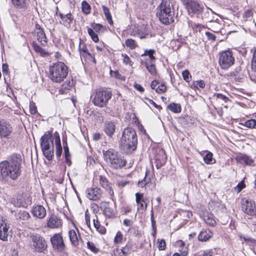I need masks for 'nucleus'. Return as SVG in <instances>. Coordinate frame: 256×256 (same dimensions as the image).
<instances>
[{
	"mask_svg": "<svg viewBox=\"0 0 256 256\" xmlns=\"http://www.w3.org/2000/svg\"><path fill=\"white\" fill-rule=\"evenodd\" d=\"M182 4L185 6L189 14H199L203 10L202 6L200 4L196 1L194 0H181Z\"/></svg>",
	"mask_w": 256,
	"mask_h": 256,
	"instance_id": "obj_10",
	"label": "nucleus"
},
{
	"mask_svg": "<svg viewBox=\"0 0 256 256\" xmlns=\"http://www.w3.org/2000/svg\"><path fill=\"white\" fill-rule=\"evenodd\" d=\"M13 4L20 8H26L28 5L26 0H12Z\"/></svg>",
	"mask_w": 256,
	"mask_h": 256,
	"instance_id": "obj_34",
	"label": "nucleus"
},
{
	"mask_svg": "<svg viewBox=\"0 0 256 256\" xmlns=\"http://www.w3.org/2000/svg\"><path fill=\"white\" fill-rule=\"evenodd\" d=\"M242 210L246 214L256 216V204L254 201L242 200Z\"/></svg>",
	"mask_w": 256,
	"mask_h": 256,
	"instance_id": "obj_11",
	"label": "nucleus"
},
{
	"mask_svg": "<svg viewBox=\"0 0 256 256\" xmlns=\"http://www.w3.org/2000/svg\"><path fill=\"white\" fill-rule=\"evenodd\" d=\"M103 155L104 160L112 168L118 170L126 166V160L114 149L104 150Z\"/></svg>",
	"mask_w": 256,
	"mask_h": 256,
	"instance_id": "obj_4",
	"label": "nucleus"
},
{
	"mask_svg": "<svg viewBox=\"0 0 256 256\" xmlns=\"http://www.w3.org/2000/svg\"><path fill=\"white\" fill-rule=\"evenodd\" d=\"M155 53L154 50H145L144 54H142V56H148L149 58L146 60L145 61H156V58L154 56Z\"/></svg>",
	"mask_w": 256,
	"mask_h": 256,
	"instance_id": "obj_35",
	"label": "nucleus"
},
{
	"mask_svg": "<svg viewBox=\"0 0 256 256\" xmlns=\"http://www.w3.org/2000/svg\"><path fill=\"white\" fill-rule=\"evenodd\" d=\"M56 16H60V23L65 27L69 28L74 19L73 16L70 12L64 14L60 12H56Z\"/></svg>",
	"mask_w": 256,
	"mask_h": 256,
	"instance_id": "obj_15",
	"label": "nucleus"
},
{
	"mask_svg": "<svg viewBox=\"0 0 256 256\" xmlns=\"http://www.w3.org/2000/svg\"><path fill=\"white\" fill-rule=\"evenodd\" d=\"M68 236L73 246H76L78 244V238L74 230H70L68 232Z\"/></svg>",
	"mask_w": 256,
	"mask_h": 256,
	"instance_id": "obj_30",
	"label": "nucleus"
},
{
	"mask_svg": "<svg viewBox=\"0 0 256 256\" xmlns=\"http://www.w3.org/2000/svg\"><path fill=\"white\" fill-rule=\"evenodd\" d=\"M88 34L91 37L92 39L96 42H98L99 40L98 36L96 32L94 31V30L91 28H88Z\"/></svg>",
	"mask_w": 256,
	"mask_h": 256,
	"instance_id": "obj_41",
	"label": "nucleus"
},
{
	"mask_svg": "<svg viewBox=\"0 0 256 256\" xmlns=\"http://www.w3.org/2000/svg\"><path fill=\"white\" fill-rule=\"evenodd\" d=\"M102 7L106 20L110 24H113V22L109 9L104 6H102Z\"/></svg>",
	"mask_w": 256,
	"mask_h": 256,
	"instance_id": "obj_38",
	"label": "nucleus"
},
{
	"mask_svg": "<svg viewBox=\"0 0 256 256\" xmlns=\"http://www.w3.org/2000/svg\"><path fill=\"white\" fill-rule=\"evenodd\" d=\"M155 62L156 61H145L144 62L147 70L152 75H156V74Z\"/></svg>",
	"mask_w": 256,
	"mask_h": 256,
	"instance_id": "obj_28",
	"label": "nucleus"
},
{
	"mask_svg": "<svg viewBox=\"0 0 256 256\" xmlns=\"http://www.w3.org/2000/svg\"><path fill=\"white\" fill-rule=\"evenodd\" d=\"M92 26L93 29L96 32L100 30L101 28H102V26L100 24H92Z\"/></svg>",
	"mask_w": 256,
	"mask_h": 256,
	"instance_id": "obj_63",
	"label": "nucleus"
},
{
	"mask_svg": "<svg viewBox=\"0 0 256 256\" xmlns=\"http://www.w3.org/2000/svg\"><path fill=\"white\" fill-rule=\"evenodd\" d=\"M132 248V244L128 242L124 247L122 248V250L126 253V256H128V254L130 252Z\"/></svg>",
	"mask_w": 256,
	"mask_h": 256,
	"instance_id": "obj_49",
	"label": "nucleus"
},
{
	"mask_svg": "<svg viewBox=\"0 0 256 256\" xmlns=\"http://www.w3.org/2000/svg\"><path fill=\"white\" fill-rule=\"evenodd\" d=\"M138 137L135 130L128 127L124 129L120 140V148L123 152L130 154L137 148Z\"/></svg>",
	"mask_w": 256,
	"mask_h": 256,
	"instance_id": "obj_2",
	"label": "nucleus"
},
{
	"mask_svg": "<svg viewBox=\"0 0 256 256\" xmlns=\"http://www.w3.org/2000/svg\"><path fill=\"white\" fill-rule=\"evenodd\" d=\"M52 248L55 250L62 252L64 250L65 245L62 236L60 234H56L50 238Z\"/></svg>",
	"mask_w": 256,
	"mask_h": 256,
	"instance_id": "obj_13",
	"label": "nucleus"
},
{
	"mask_svg": "<svg viewBox=\"0 0 256 256\" xmlns=\"http://www.w3.org/2000/svg\"><path fill=\"white\" fill-rule=\"evenodd\" d=\"M54 137L56 144V155L58 158H59L62 155V149L60 143V136L59 134L57 132H56L54 133Z\"/></svg>",
	"mask_w": 256,
	"mask_h": 256,
	"instance_id": "obj_25",
	"label": "nucleus"
},
{
	"mask_svg": "<svg viewBox=\"0 0 256 256\" xmlns=\"http://www.w3.org/2000/svg\"><path fill=\"white\" fill-rule=\"evenodd\" d=\"M22 158L20 154H14L9 160L0 162V182L10 184L16 180L22 172Z\"/></svg>",
	"mask_w": 256,
	"mask_h": 256,
	"instance_id": "obj_1",
	"label": "nucleus"
},
{
	"mask_svg": "<svg viewBox=\"0 0 256 256\" xmlns=\"http://www.w3.org/2000/svg\"><path fill=\"white\" fill-rule=\"evenodd\" d=\"M150 174V172L149 171H146L144 178L141 181H139L138 182V185L139 187L143 188L147 184H148L150 182L151 178L150 176H149Z\"/></svg>",
	"mask_w": 256,
	"mask_h": 256,
	"instance_id": "obj_32",
	"label": "nucleus"
},
{
	"mask_svg": "<svg viewBox=\"0 0 256 256\" xmlns=\"http://www.w3.org/2000/svg\"><path fill=\"white\" fill-rule=\"evenodd\" d=\"M123 224L124 226H131L132 225V222L129 219H125L124 220Z\"/></svg>",
	"mask_w": 256,
	"mask_h": 256,
	"instance_id": "obj_64",
	"label": "nucleus"
},
{
	"mask_svg": "<svg viewBox=\"0 0 256 256\" xmlns=\"http://www.w3.org/2000/svg\"><path fill=\"white\" fill-rule=\"evenodd\" d=\"M12 131V128L9 122L4 120H0V136L8 138Z\"/></svg>",
	"mask_w": 256,
	"mask_h": 256,
	"instance_id": "obj_14",
	"label": "nucleus"
},
{
	"mask_svg": "<svg viewBox=\"0 0 256 256\" xmlns=\"http://www.w3.org/2000/svg\"><path fill=\"white\" fill-rule=\"evenodd\" d=\"M122 56L123 58V62L125 64H130V66H132V60L126 54H122Z\"/></svg>",
	"mask_w": 256,
	"mask_h": 256,
	"instance_id": "obj_51",
	"label": "nucleus"
},
{
	"mask_svg": "<svg viewBox=\"0 0 256 256\" xmlns=\"http://www.w3.org/2000/svg\"><path fill=\"white\" fill-rule=\"evenodd\" d=\"M74 85V80H66L65 82H64L62 85V88L64 90H70L72 88Z\"/></svg>",
	"mask_w": 256,
	"mask_h": 256,
	"instance_id": "obj_44",
	"label": "nucleus"
},
{
	"mask_svg": "<svg viewBox=\"0 0 256 256\" xmlns=\"http://www.w3.org/2000/svg\"><path fill=\"white\" fill-rule=\"evenodd\" d=\"M182 74L184 79L186 82H189L192 76H190V73L188 70H184L182 72Z\"/></svg>",
	"mask_w": 256,
	"mask_h": 256,
	"instance_id": "obj_50",
	"label": "nucleus"
},
{
	"mask_svg": "<svg viewBox=\"0 0 256 256\" xmlns=\"http://www.w3.org/2000/svg\"><path fill=\"white\" fill-rule=\"evenodd\" d=\"M64 156L66 157L68 156H70L69 148L68 146L67 143H66V144L64 146Z\"/></svg>",
	"mask_w": 256,
	"mask_h": 256,
	"instance_id": "obj_59",
	"label": "nucleus"
},
{
	"mask_svg": "<svg viewBox=\"0 0 256 256\" xmlns=\"http://www.w3.org/2000/svg\"><path fill=\"white\" fill-rule=\"evenodd\" d=\"M50 78L56 82H60L66 78L68 74V67L62 62L54 64L49 68Z\"/></svg>",
	"mask_w": 256,
	"mask_h": 256,
	"instance_id": "obj_7",
	"label": "nucleus"
},
{
	"mask_svg": "<svg viewBox=\"0 0 256 256\" xmlns=\"http://www.w3.org/2000/svg\"><path fill=\"white\" fill-rule=\"evenodd\" d=\"M87 246L88 248L94 253H97L99 250V249L96 248L94 244L92 242H88Z\"/></svg>",
	"mask_w": 256,
	"mask_h": 256,
	"instance_id": "obj_48",
	"label": "nucleus"
},
{
	"mask_svg": "<svg viewBox=\"0 0 256 256\" xmlns=\"http://www.w3.org/2000/svg\"><path fill=\"white\" fill-rule=\"evenodd\" d=\"M150 212H151L150 218H151V223H152V228L156 229V220H154V211H153L152 208V209Z\"/></svg>",
	"mask_w": 256,
	"mask_h": 256,
	"instance_id": "obj_55",
	"label": "nucleus"
},
{
	"mask_svg": "<svg viewBox=\"0 0 256 256\" xmlns=\"http://www.w3.org/2000/svg\"><path fill=\"white\" fill-rule=\"evenodd\" d=\"M32 248L36 252H44L48 247L47 242L45 239L38 234H33L30 236Z\"/></svg>",
	"mask_w": 256,
	"mask_h": 256,
	"instance_id": "obj_8",
	"label": "nucleus"
},
{
	"mask_svg": "<svg viewBox=\"0 0 256 256\" xmlns=\"http://www.w3.org/2000/svg\"><path fill=\"white\" fill-rule=\"evenodd\" d=\"M251 68L253 71L256 72V49L254 50L251 62Z\"/></svg>",
	"mask_w": 256,
	"mask_h": 256,
	"instance_id": "obj_46",
	"label": "nucleus"
},
{
	"mask_svg": "<svg viewBox=\"0 0 256 256\" xmlns=\"http://www.w3.org/2000/svg\"><path fill=\"white\" fill-rule=\"evenodd\" d=\"M206 34L208 36V40H212L213 41L216 40V36L213 34L208 32H206Z\"/></svg>",
	"mask_w": 256,
	"mask_h": 256,
	"instance_id": "obj_60",
	"label": "nucleus"
},
{
	"mask_svg": "<svg viewBox=\"0 0 256 256\" xmlns=\"http://www.w3.org/2000/svg\"><path fill=\"white\" fill-rule=\"evenodd\" d=\"M138 205V212L142 213L145 211L147 208V204L145 203L144 201L140 202V203H136Z\"/></svg>",
	"mask_w": 256,
	"mask_h": 256,
	"instance_id": "obj_43",
	"label": "nucleus"
},
{
	"mask_svg": "<svg viewBox=\"0 0 256 256\" xmlns=\"http://www.w3.org/2000/svg\"><path fill=\"white\" fill-rule=\"evenodd\" d=\"M166 242L164 240H158V248L159 250H162L166 248Z\"/></svg>",
	"mask_w": 256,
	"mask_h": 256,
	"instance_id": "obj_54",
	"label": "nucleus"
},
{
	"mask_svg": "<svg viewBox=\"0 0 256 256\" xmlns=\"http://www.w3.org/2000/svg\"><path fill=\"white\" fill-rule=\"evenodd\" d=\"M103 130L108 136L112 137L115 132V124L112 121H106L104 124Z\"/></svg>",
	"mask_w": 256,
	"mask_h": 256,
	"instance_id": "obj_21",
	"label": "nucleus"
},
{
	"mask_svg": "<svg viewBox=\"0 0 256 256\" xmlns=\"http://www.w3.org/2000/svg\"><path fill=\"white\" fill-rule=\"evenodd\" d=\"M236 159L240 164L243 165L252 166L254 163L253 159L246 154H238Z\"/></svg>",
	"mask_w": 256,
	"mask_h": 256,
	"instance_id": "obj_19",
	"label": "nucleus"
},
{
	"mask_svg": "<svg viewBox=\"0 0 256 256\" xmlns=\"http://www.w3.org/2000/svg\"><path fill=\"white\" fill-rule=\"evenodd\" d=\"M34 33L36 35L37 40L42 46H45L48 44V38L46 37L44 30L38 24H36Z\"/></svg>",
	"mask_w": 256,
	"mask_h": 256,
	"instance_id": "obj_16",
	"label": "nucleus"
},
{
	"mask_svg": "<svg viewBox=\"0 0 256 256\" xmlns=\"http://www.w3.org/2000/svg\"><path fill=\"white\" fill-rule=\"evenodd\" d=\"M96 220L94 218L93 220V222H94V228L97 230H98L100 228V222L98 220V218L96 216Z\"/></svg>",
	"mask_w": 256,
	"mask_h": 256,
	"instance_id": "obj_62",
	"label": "nucleus"
},
{
	"mask_svg": "<svg viewBox=\"0 0 256 256\" xmlns=\"http://www.w3.org/2000/svg\"><path fill=\"white\" fill-rule=\"evenodd\" d=\"M54 134L52 132H46L40 138V146L43 154L46 158L48 160H52L54 158Z\"/></svg>",
	"mask_w": 256,
	"mask_h": 256,
	"instance_id": "obj_5",
	"label": "nucleus"
},
{
	"mask_svg": "<svg viewBox=\"0 0 256 256\" xmlns=\"http://www.w3.org/2000/svg\"><path fill=\"white\" fill-rule=\"evenodd\" d=\"M99 182L100 186L105 188L111 196L112 200H114L112 197L114 196V192L112 188L110 186V184L108 180L105 177L100 176Z\"/></svg>",
	"mask_w": 256,
	"mask_h": 256,
	"instance_id": "obj_20",
	"label": "nucleus"
},
{
	"mask_svg": "<svg viewBox=\"0 0 256 256\" xmlns=\"http://www.w3.org/2000/svg\"><path fill=\"white\" fill-rule=\"evenodd\" d=\"M9 229L10 224L8 223V220L0 214V240H8Z\"/></svg>",
	"mask_w": 256,
	"mask_h": 256,
	"instance_id": "obj_12",
	"label": "nucleus"
},
{
	"mask_svg": "<svg viewBox=\"0 0 256 256\" xmlns=\"http://www.w3.org/2000/svg\"><path fill=\"white\" fill-rule=\"evenodd\" d=\"M244 126L248 128H256V120L254 119H250L245 122Z\"/></svg>",
	"mask_w": 256,
	"mask_h": 256,
	"instance_id": "obj_42",
	"label": "nucleus"
},
{
	"mask_svg": "<svg viewBox=\"0 0 256 256\" xmlns=\"http://www.w3.org/2000/svg\"><path fill=\"white\" fill-rule=\"evenodd\" d=\"M85 218H86V225L90 227V214L88 212V210H86L85 212Z\"/></svg>",
	"mask_w": 256,
	"mask_h": 256,
	"instance_id": "obj_57",
	"label": "nucleus"
},
{
	"mask_svg": "<svg viewBox=\"0 0 256 256\" xmlns=\"http://www.w3.org/2000/svg\"><path fill=\"white\" fill-rule=\"evenodd\" d=\"M104 214L109 218H112L115 216L116 212L110 206H106L104 210Z\"/></svg>",
	"mask_w": 256,
	"mask_h": 256,
	"instance_id": "obj_37",
	"label": "nucleus"
},
{
	"mask_svg": "<svg viewBox=\"0 0 256 256\" xmlns=\"http://www.w3.org/2000/svg\"><path fill=\"white\" fill-rule=\"evenodd\" d=\"M136 203H140V202L144 201L143 194L140 193H136Z\"/></svg>",
	"mask_w": 256,
	"mask_h": 256,
	"instance_id": "obj_56",
	"label": "nucleus"
},
{
	"mask_svg": "<svg viewBox=\"0 0 256 256\" xmlns=\"http://www.w3.org/2000/svg\"><path fill=\"white\" fill-rule=\"evenodd\" d=\"M234 62L232 52L229 50L222 52L219 57V64L222 69H228L232 66Z\"/></svg>",
	"mask_w": 256,
	"mask_h": 256,
	"instance_id": "obj_9",
	"label": "nucleus"
},
{
	"mask_svg": "<svg viewBox=\"0 0 256 256\" xmlns=\"http://www.w3.org/2000/svg\"><path fill=\"white\" fill-rule=\"evenodd\" d=\"M62 225V220L54 214H52L47 220L46 226L49 228H56Z\"/></svg>",
	"mask_w": 256,
	"mask_h": 256,
	"instance_id": "obj_18",
	"label": "nucleus"
},
{
	"mask_svg": "<svg viewBox=\"0 0 256 256\" xmlns=\"http://www.w3.org/2000/svg\"><path fill=\"white\" fill-rule=\"evenodd\" d=\"M32 213L34 216L40 219L44 218L46 214L45 208L40 205L34 206L32 209Z\"/></svg>",
	"mask_w": 256,
	"mask_h": 256,
	"instance_id": "obj_22",
	"label": "nucleus"
},
{
	"mask_svg": "<svg viewBox=\"0 0 256 256\" xmlns=\"http://www.w3.org/2000/svg\"><path fill=\"white\" fill-rule=\"evenodd\" d=\"M150 87L154 90L158 94H162L166 91V87L164 83L160 84L156 80L152 81L150 84Z\"/></svg>",
	"mask_w": 256,
	"mask_h": 256,
	"instance_id": "obj_24",
	"label": "nucleus"
},
{
	"mask_svg": "<svg viewBox=\"0 0 256 256\" xmlns=\"http://www.w3.org/2000/svg\"><path fill=\"white\" fill-rule=\"evenodd\" d=\"M204 220L209 226H214L216 224V220L212 214L206 213L204 216Z\"/></svg>",
	"mask_w": 256,
	"mask_h": 256,
	"instance_id": "obj_27",
	"label": "nucleus"
},
{
	"mask_svg": "<svg viewBox=\"0 0 256 256\" xmlns=\"http://www.w3.org/2000/svg\"><path fill=\"white\" fill-rule=\"evenodd\" d=\"M214 96H216L217 98L222 100L225 102H226L228 100V98L221 94H215Z\"/></svg>",
	"mask_w": 256,
	"mask_h": 256,
	"instance_id": "obj_58",
	"label": "nucleus"
},
{
	"mask_svg": "<svg viewBox=\"0 0 256 256\" xmlns=\"http://www.w3.org/2000/svg\"><path fill=\"white\" fill-rule=\"evenodd\" d=\"M166 158V154L163 150H160L155 156L156 166L158 168H161L165 163Z\"/></svg>",
	"mask_w": 256,
	"mask_h": 256,
	"instance_id": "obj_23",
	"label": "nucleus"
},
{
	"mask_svg": "<svg viewBox=\"0 0 256 256\" xmlns=\"http://www.w3.org/2000/svg\"><path fill=\"white\" fill-rule=\"evenodd\" d=\"M78 49L82 56L84 58L92 57V54L88 51L86 44L80 38V39Z\"/></svg>",
	"mask_w": 256,
	"mask_h": 256,
	"instance_id": "obj_26",
	"label": "nucleus"
},
{
	"mask_svg": "<svg viewBox=\"0 0 256 256\" xmlns=\"http://www.w3.org/2000/svg\"><path fill=\"white\" fill-rule=\"evenodd\" d=\"M32 46L36 52L40 54L42 56H46L48 55V52L42 48L36 42H33Z\"/></svg>",
	"mask_w": 256,
	"mask_h": 256,
	"instance_id": "obj_33",
	"label": "nucleus"
},
{
	"mask_svg": "<svg viewBox=\"0 0 256 256\" xmlns=\"http://www.w3.org/2000/svg\"><path fill=\"white\" fill-rule=\"evenodd\" d=\"M114 256H126V253L123 252L122 248H116L114 250Z\"/></svg>",
	"mask_w": 256,
	"mask_h": 256,
	"instance_id": "obj_53",
	"label": "nucleus"
},
{
	"mask_svg": "<svg viewBox=\"0 0 256 256\" xmlns=\"http://www.w3.org/2000/svg\"><path fill=\"white\" fill-rule=\"evenodd\" d=\"M212 236V234L210 231L202 230L198 236L200 241L206 242Z\"/></svg>",
	"mask_w": 256,
	"mask_h": 256,
	"instance_id": "obj_31",
	"label": "nucleus"
},
{
	"mask_svg": "<svg viewBox=\"0 0 256 256\" xmlns=\"http://www.w3.org/2000/svg\"><path fill=\"white\" fill-rule=\"evenodd\" d=\"M156 15L160 22L164 24L174 22V8L169 0H162L157 8Z\"/></svg>",
	"mask_w": 256,
	"mask_h": 256,
	"instance_id": "obj_3",
	"label": "nucleus"
},
{
	"mask_svg": "<svg viewBox=\"0 0 256 256\" xmlns=\"http://www.w3.org/2000/svg\"><path fill=\"white\" fill-rule=\"evenodd\" d=\"M112 92L108 88H100L97 89L93 95L92 102L100 108L106 106L112 96Z\"/></svg>",
	"mask_w": 256,
	"mask_h": 256,
	"instance_id": "obj_6",
	"label": "nucleus"
},
{
	"mask_svg": "<svg viewBox=\"0 0 256 256\" xmlns=\"http://www.w3.org/2000/svg\"><path fill=\"white\" fill-rule=\"evenodd\" d=\"M168 108L174 113H179L182 110L181 106L178 104H170L168 106Z\"/></svg>",
	"mask_w": 256,
	"mask_h": 256,
	"instance_id": "obj_36",
	"label": "nucleus"
},
{
	"mask_svg": "<svg viewBox=\"0 0 256 256\" xmlns=\"http://www.w3.org/2000/svg\"><path fill=\"white\" fill-rule=\"evenodd\" d=\"M204 162L207 164H212V154L210 152H208L206 154V156L204 158Z\"/></svg>",
	"mask_w": 256,
	"mask_h": 256,
	"instance_id": "obj_45",
	"label": "nucleus"
},
{
	"mask_svg": "<svg viewBox=\"0 0 256 256\" xmlns=\"http://www.w3.org/2000/svg\"><path fill=\"white\" fill-rule=\"evenodd\" d=\"M123 239V236L121 232L118 231L114 238V242L116 244H119L122 242Z\"/></svg>",
	"mask_w": 256,
	"mask_h": 256,
	"instance_id": "obj_47",
	"label": "nucleus"
},
{
	"mask_svg": "<svg viewBox=\"0 0 256 256\" xmlns=\"http://www.w3.org/2000/svg\"><path fill=\"white\" fill-rule=\"evenodd\" d=\"M14 216L16 219L27 220L30 218V214L26 210H20L18 212H15Z\"/></svg>",
	"mask_w": 256,
	"mask_h": 256,
	"instance_id": "obj_29",
	"label": "nucleus"
},
{
	"mask_svg": "<svg viewBox=\"0 0 256 256\" xmlns=\"http://www.w3.org/2000/svg\"><path fill=\"white\" fill-rule=\"evenodd\" d=\"M86 197L92 200H98L102 196V190L98 188H91L86 190Z\"/></svg>",
	"mask_w": 256,
	"mask_h": 256,
	"instance_id": "obj_17",
	"label": "nucleus"
},
{
	"mask_svg": "<svg viewBox=\"0 0 256 256\" xmlns=\"http://www.w3.org/2000/svg\"><path fill=\"white\" fill-rule=\"evenodd\" d=\"M82 12L86 14H90L91 8L90 5L85 0L82 3Z\"/></svg>",
	"mask_w": 256,
	"mask_h": 256,
	"instance_id": "obj_39",
	"label": "nucleus"
},
{
	"mask_svg": "<svg viewBox=\"0 0 256 256\" xmlns=\"http://www.w3.org/2000/svg\"><path fill=\"white\" fill-rule=\"evenodd\" d=\"M125 44L130 50L134 49L137 46L134 40L132 38L127 39L125 42Z\"/></svg>",
	"mask_w": 256,
	"mask_h": 256,
	"instance_id": "obj_40",
	"label": "nucleus"
},
{
	"mask_svg": "<svg viewBox=\"0 0 256 256\" xmlns=\"http://www.w3.org/2000/svg\"><path fill=\"white\" fill-rule=\"evenodd\" d=\"M128 182L126 180H121V181H118L116 184L120 188H124L126 184H128Z\"/></svg>",
	"mask_w": 256,
	"mask_h": 256,
	"instance_id": "obj_61",
	"label": "nucleus"
},
{
	"mask_svg": "<svg viewBox=\"0 0 256 256\" xmlns=\"http://www.w3.org/2000/svg\"><path fill=\"white\" fill-rule=\"evenodd\" d=\"M145 102L147 104H150L152 105L154 107L158 109H160L162 108L160 106L158 105L154 101H153L152 100H150L148 98H145Z\"/></svg>",
	"mask_w": 256,
	"mask_h": 256,
	"instance_id": "obj_52",
	"label": "nucleus"
}]
</instances>
